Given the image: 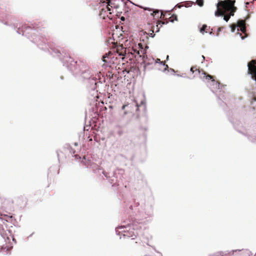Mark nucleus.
Segmentation results:
<instances>
[{
	"label": "nucleus",
	"mask_w": 256,
	"mask_h": 256,
	"mask_svg": "<svg viewBox=\"0 0 256 256\" xmlns=\"http://www.w3.org/2000/svg\"><path fill=\"white\" fill-rule=\"evenodd\" d=\"M234 0H224L218 1L216 4L217 10L214 12L216 16H224V19L228 22L231 16H234L236 8L234 6Z\"/></svg>",
	"instance_id": "1"
},
{
	"label": "nucleus",
	"mask_w": 256,
	"mask_h": 256,
	"mask_svg": "<svg viewBox=\"0 0 256 256\" xmlns=\"http://www.w3.org/2000/svg\"><path fill=\"white\" fill-rule=\"evenodd\" d=\"M129 52L134 55L136 58V57L144 58L146 56V50L144 48L141 43L138 44V46H133Z\"/></svg>",
	"instance_id": "2"
},
{
	"label": "nucleus",
	"mask_w": 256,
	"mask_h": 256,
	"mask_svg": "<svg viewBox=\"0 0 256 256\" xmlns=\"http://www.w3.org/2000/svg\"><path fill=\"white\" fill-rule=\"evenodd\" d=\"M118 0H108V5L105 7L101 9L100 12V16L102 19L105 20L106 18V14H108V11H110V8L109 6H110L111 8L114 7L116 8H118V6H116L115 2H116Z\"/></svg>",
	"instance_id": "3"
},
{
	"label": "nucleus",
	"mask_w": 256,
	"mask_h": 256,
	"mask_svg": "<svg viewBox=\"0 0 256 256\" xmlns=\"http://www.w3.org/2000/svg\"><path fill=\"white\" fill-rule=\"evenodd\" d=\"M248 74L256 81V60H252L248 63Z\"/></svg>",
	"instance_id": "4"
},
{
	"label": "nucleus",
	"mask_w": 256,
	"mask_h": 256,
	"mask_svg": "<svg viewBox=\"0 0 256 256\" xmlns=\"http://www.w3.org/2000/svg\"><path fill=\"white\" fill-rule=\"evenodd\" d=\"M136 110H138V104H135L134 103L128 104H124L122 109L124 110V114H127L128 113L132 112L134 109Z\"/></svg>",
	"instance_id": "5"
},
{
	"label": "nucleus",
	"mask_w": 256,
	"mask_h": 256,
	"mask_svg": "<svg viewBox=\"0 0 256 256\" xmlns=\"http://www.w3.org/2000/svg\"><path fill=\"white\" fill-rule=\"evenodd\" d=\"M202 71H204L203 70H200L199 68H198L197 66H192L190 68V72L194 74V78L198 76L200 78V76L202 75Z\"/></svg>",
	"instance_id": "6"
},
{
	"label": "nucleus",
	"mask_w": 256,
	"mask_h": 256,
	"mask_svg": "<svg viewBox=\"0 0 256 256\" xmlns=\"http://www.w3.org/2000/svg\"><path fill=\"white\" fill-rule=\"evenodd\" d=\"M246 22L244 20H241V32L244 34V36H242L241 34V39H244L245 38L247 37L248 34L246 33Z\"/></svg>",
	"instance_id": "7"
},
{
	"label": "nucleus",
	"mask_w": 256,
	"mask_h": 256,
	"mask_svg": "<svg viewBox=\"0 0 256 256\" xmlns=\"http://www.w3.org/2000/svg\"><path fill=\"white\" fill-rule=\"evenodd\" d=\"M202 75L200 76V78L202 79H206L208 81L211 80L212 82H214L215 80L213 76L207 74L206 72L202 71Z\"/></svg>",
	"instance_id": "8"
},
{
	"label": "nucleus",
	"mask_w": 256,
	"mask_h": 256,
	"mask_svg": "<svg viewBox=\"0 0 256 256\" xmlns=\"http://www.w3.org/2000/svg\"><path fill=\"white\" fill-rule=\"evenodd\" d=\"M116 52L119 55L124 56L126 54V48L122 46H118L116 48Z\"/></svg>",
	"instance_id": "9"
},
{
	"label": "nucleus",
	"mask_w": 256,
	"mask_h": 256,
	"mask_svg": "<svg viewBox=\"0 0 256 256\" xmlns=\"http://www.w3.org/2000/svg\"><path fill=\"white\" fill-rule=\"evenodd\" d=\"M138 6L142 8H143L144 10H148V11H152V13L151 14V15L153 16H156L157 14H159V10H154L152 8H146V7H143L142 6Z\"/></svg>",
	"instance_id": "10"
},
{
	"label": "nucleus",
	"mask_w": 256,
	"mask_h": 256,
	"mask_svg": "<svg viewBox=\"0 0 256 256\" xmlns=\"http://www.w3.org/2000/svg\"><path fill=\"white\" fill-rule=\"evenodd\" d=\"M241 256H252V252L247 249L241 250Z\"/></svg>",
	"instance_id": "11"
},
{
	"label": "nucleus",
	"mask_w": 256,
	"mask_h": 256,
	"mask_svg": "<svg viewBox=\"0 0 256 256\" xmlns=\"http://www.w3.org/2000/svg\"><path fill=\"white\" fill-rule=\"evenodd\" d=\"M231 27V30L232 32H234L236 27L240 28V20H238L237 21L236 24H232L230 26Z\"/></svg>",
	"instance_id": "12"
},
{
	"label": "nucleus",
	"mask_w": 256,
	"mask_h": 256,
	"mask_svg": "<svg viewBox=\"0 0 256 256\" xmlns=\"http://www.w3.org/2000/svg\"><path fill=\"white\" fill-rule=\"evenodd\" d=\"M208 27L206 24H204L200 29V32L202 34H204V32H208Z\"/></svg>",
	"instance_id": "13"
},
{
	"label": "nucleus",
	"mask_w": 256,
	"mask_h": 256,
	"mask_svg": "<svg viewBox=\"0 0 256 256\" xmlns=\"http://www.w3.org/2000/svg\"><path fill=\"white\" fill-rule=\"evenodd\" d=\"M169 21L173 22L174 20L178 21V16L176 14L172 15L169 18Z\"/></svg>",
	"instance_id": "14"
},
{
	"label": "nucleus",
	"mask_w": 256,
	"mask_h": 256,
	"mask_svg": "<svg viewBox=\"0 0 256 256\" xmlns=\"http://www.w3.org/2000/svg\"><path fill=\"white\" fill-rule=\"evenodd\" d=\"M196 2L197 4L200 6H202L204 5L203 0H197Z\"/></svg>",
	"instance_id": "15"
},
{
	"label": "nucleus",
	"mask_w": 256,
	"mask_h": 256,
	"mask_svg": "<svg viewBox=\"0 0 256 256\" xmlns=\"http://www.w3.org/2000/svg\"><path fill=\"white\" fill-rule=\"evenodd\" d=\"M154 28H155L154 26L152 27V30H151L152 32L150 33V36L151 37H154Z\"/></svg>",
	"instance_id": "16"
},
{
	"label": "nucleus",
	"mask_w": 256,
	"mask_h": 256,
	"mask_svg": "<svg viewBox=\"0 0 256 256\" xmlns=\"http://www.w3.org/2000/svg\"><path fill=\"white\" fill-rule=\"evenodd\" d=\"M252 104L254 108L256 107V97H254V100L252 101Z\"/></svg>",
	"instance_id": "17"
},
{
	"label": "nucleus",
	"mask_w": 256,
	"mask_h": 256,
	"mask_svg": "<svg viewBox=\"0 0 256 256\" xmlns=\"http://www.w3.org/2000/svg\"><path fill=\"white\" fill-rule=\"evenodd\" d=\"M106 17L108 18L110 20L112 19V12H110V11L108 12V14H106Z\"/></svg>",
	"instance_id": "18"
},
{
	"label": "nucleus",
	"mask_w": 256,
	"mask_h": 256,
	"mask_svg": "<svg viewBox=\"0 0 256 256\" xmlns=\"http://www.w3.org/2000/svg\"><path fill=\"white\" fill-rule=\"evenodd\" d=\"M106 17L108 18L110 20L112 19V12H110V11L108 12V14H106Z\"/></svg>",
	"instance_id": "19"
},
{
	"label": "nucleus",
	"mask_w": 256,
	"mask_h": 256,
	"mask_svg": "<svg viewBox=\"0 0 256 256\" xmlns=\"http://www.w3.org/2000/svg\"><path fill=\"white\" fill-rule=\"evenodd\" d=\"M137 232H136V234H134V232L132 233V234H130V235H128V236L129 237H132V239H134V238H133V236H134V237H136V235H137Z\"/></svg>",
	"instance_id": "20"
},
{
	"label": "nucleus",
	"mask_w": 256,
	"mask_h": 256,
	"mask_svg": "<svg viewBox=\"0 0 256 256\" xmlns=\"http://www.w3.org/2000/svg\"><path fill=\"white\" fill-rule=\"evenodd\" d=\"M158 24H168V20H166V22H162V21H158Z\"/></svg>",
	"instance_id": "21"
},
{
	"label": "nucleus",
	"mask_w": 256,
	"mask_h": 256,
	"mask_svg": "<svg viewBox=\"0 0 256 256\" xmlns=\"http://www.w3.org/2000/svg\"><path fill=\"white\" fill-rule=\"evenodd\" d=\"M118 134L119 136H121L123 134V132L122 130H119Z\"/></svg>",
	"instance_id": "22"
},
{
	"label": "nucleus",
	"mask_w": 256,
	"mask_h": 256,
	"mask_svg": "<svg viewBox=\"0 0 256 256\" xmlns=\"http://www.w3.org/2000/svg\"><path fill=\"white\" fill-rule=\"evenodd\" d=\"M164 15L163 14V12H162L160 14V18H162L164 19Z\"/></svg>",
	"instance_id": "23"
},
{
	"label": "nucleus",
	"mask_w": 256,
	"mask_h": 256,
	"mask_svg": "<svg viewBox=\"0 0 256 256\" xmlns=\"http://www.w3.org/2000/svg\"><path fill=\"white\" fill-rule=\"evenodd\" d=\"M159 31V28L158 27V24H157L156 25V32H158Z\"/></svg>",
	"instance_id": "24"
},
{
	"label": "nucleus",
	"mask_w": 256,
	"mask_h": 256,
	"mask_svg": "<svg viewBox=\"0 0 256 256\" xmlns=\"http://www.w3.org/2000/svg\"><path fill=\"white\" fill-rule=\"evenodd\" d=\"M106 56H103V61L106 62V60H105L106 58Z\"/></svg>",
	"instance_id": "25"
},
{
	"label": "nucleus",
	"mask_w": 256,
	"mask_h": 256,
	"mask_svg": "<svg viewBox=\"0 0 256 256\" xmlns=\"http://www.w3.org/2000/svg\"><path fill=\"white\" fill-rule=\"evenodd\" d=\"M121 20H124V17H123V16H122V17L121 18Z\"/></svg>",
	"instance_id": "26"
},
{
	"label": "nucleus",
	"mask_w": 256,
	"mask_h": 256,
	"mask_svg": "<svg viewBox=\"0 0 256 256\" xmlns=\"http://www.w3.org/2000/svg\"><path fill=\"white\" fill-rule=\"evenodd\" d=\"M202 57L203 60H204V59H205L204 56H202Z\"/></svg>",
	"instance_id": "27"
},
{
	"label": "nucleus",
	"mask_w": 256,
	"mask_h": 256,
	"mask_svg": "<svg viewBox=\"0 0 256 256\" xmlns=\"http://www.w3.org/2000/svg\"><path fill=\"white\" fill-rule=\"evenodd\" d=\"M238 30H238H239L238 28V30ZM237 34H238V32H237Z\"/></svg>",
	"instance_id": "28"
}]
</instances>
